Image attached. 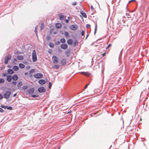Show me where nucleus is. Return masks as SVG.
Here are the masks:
<instances>
[{
  "label": "nucleus",
  "instance_id": "obj_3",
  "mask_svg": "<svg viewBox=\"0 0 149 149\" xmlns=\"http://www.w3.org/2000/svg\"><path fill=\"white\" fill-rule=\"evenodd\" d=\"M52 61L54 63H57L58 61V58L56 56H53L52 57Z\"/></svg>",
  "mask_w": 149,
  "mask_h": 149
},
{
  "label": "nucleus",
  "instance_id": "obj_10",
  "mask_svg": "<svg viewBox=\"0 0 149 149\" xmlns=\"http://www.w3.org/2000/svg\"><path fill=\"white\" fill-rule=\"evenodd\" d=\"M35 89L34 88H31L29 91V94H32L34 92Z\"/></svg>",
  "mask_w": 149,
  "mask_h": 149
},
{
  "label": "nucleus",
  "instance_id": "obj_36",
  "mask_svg": "<svg viewBox=\"0 0 149 149\" xmlns=\"http://www.w3.org/2000/svg\"><path fill=\"white\" fill-rule=\"evenodd\" d=\"M31 96L33 97V98H35L36 97H38V95H31Z\"/></svg>",
  "mask_w": 149,
  "mask_h": 149
},
{
  "label": "nucleus",
  "instance_id": "obj_56",
  "mask_svg": "<svg viewBox=\"0 0 149 149\" xmlns=\"http://www.w3.org/2000/svg\"><path fill=\"white\" fill-rule=\"evenodd\" d=\"M28 74V73L27 72H25L24 73V74L26 75H27Z\"/></svg>",
  "mask_w": 149,
  "mask_h": 149
},
{
  "label": "nucleus",
  "instance_id": "obj_54",
  "mask_svg": "<svg viewBox=\"0 0 149 149\" xmlns=\"http://www.w3.org/2000/svg\"><path fill=\"white\" fill-rule=\"evenodd\" d=\"M65 22L66 23H68L69 22V21L68 19L65 20Z\"/></svg>",
  "mask_w": 149,
  "mask_h": 149
},
{
  "label": "nucleus",
  "instance_id": "obj_33",
  "mask_svg": "<svg viewBox=\"0 0 149 149\" xmlns=\"http://www.w3.org/2000/svg\"><path fill=\"white\" fill-rule=\"evenodd\" d=\"M1 107L2 108H3L5 109V108H7V106H4V105H1Z\"/></svg>",
  "mask_w": 149,
  "mask_h": 149
},
{
  "label": "nucleus",
  "instance_id": "obj_1",
  "mask_svg": "<svg viewBox=\"0 0 149 149\" xmlns=\"http://www.w3.org/2000/svg\"><path fill=\"white\" fill-rule=\"evenodd\" d=\"M32 58L34 62H36L37 60V54L35 50L33 51L32 54Z\"/></svg>",
  "mask_w": 149,
  "mask_h": 149
},
{
  "label": "nucleus",
  "instance_id": "obj_50",
  "mask_svg": "<svg viewBox=\"0 0 149 149\" xmlns=\"http://www.w3.org/2000/svg\"><path fill=\"white\" fill-rule=\"evenodd\" d=\"M105 54H106V52H104V53L103 54H102V56L103 57H104V56L105 55Z\"/></svg>",
  "mask_w": 149,
  "mask_h": 149
},
{
  "label": "nucleus",
  "instance_id": "obj_34",
  "mask_svg": "<svg viewBox=\"0 0 149 149\" xmlns=\"http://www.w3.org/2000/svg\"><path fill=\"white\" fill-rule=\"evenodd\" d=\"M35 72V70L34 69H31L30 71V73H33Z\"/></svg>",
  "mask_w": 149,
  "mask_h": 149
},
{
  "label": "nucleus",
  "instance_id": "obj_23",
  "mask_svg": "<svg viewBox=\"0 0 149 149\" xmlns=\"http://www.w3.org/2000/svg\"><path fill=\"white\" fill-rule=\"evenodd\" d=\"M19 66L21 68H24L25 66L23 64L20 63L19 64Z\"/></svg>",
  "mask_w": 149,
  "mask_h": 149
},
{
  "label": "nucleus",
  "instance_id": "obj_14",
  "mask_svg": "<svg viewBox=\"0 0 149 149\" xmlns=\"http://www.w3.org/2000/svg\"><path fill=\"white\" fill-rule=\"evenodd\" d=\"M55 26L57 28L59 29L61 27L62 25L60 23H58L56 24Z\"/></svg>",
  "mask_w": 149,
  "mask_h": 149
},
{
  "label": "nucleus",
  "instance_id": "obj_2",
  "mask_svg": "<svg viewBox=\"0 0 149 149\" xmlns=\"http://www.w3.org/2000/svg\"><path fill=\"white\" fill-rule=\"evenodd\" d=\"M11 93L10 91H7L3 95L4 97L6 99H8L9 98L10 95H11Z\"/></svg>",
  "mask_w": 149,
  "mask_h": 149
},
{
  "label": "nucleus",
  "instance_id": "obj_40",
  "mask_svg": "<svg viewBox=\"0 0 149 149\" xmlns=\"http://www.w3.org/2000/svg\"><path fill=\"white\" fill-rule=\"evenodd\" d=\"M77 3L76 2H74L72 3V5L73 6H75L77 5Z\"/></svg>",
  "mask_w": 149,
  "mask_h": 149
},
{
  "label": "nucleus",
  "instance_id": "obj_37",
  "mask_svg": "<svg viewBox=\"0 0 149 149\" xmlns=\"http://www.w3.org/2000/svg\"><path fill=\"white\" fill-rule=\"evenodd\" d=\"M7 109H9V110H12V107H8L7 106Z\"/></svg>",
  "mask_w": 149,
  "mask_h": 149
},
{
  "label": "nucleus",
  "instance_id": "obj_63",
  "mask_svg": "<svg viewBox=\"0 0 149 149\" xmlns=\"http://www.w3.org/2000/svg\"><path fill=\"white\" fill-rule=\"evenodd\" d=\"M68 19H69L70 18V17H68Z\"/></svg>",
  "mask_w": 149,
  "mask_h": 149
},
{
  "label": "nucleus",
  "instance_id": "obj_51",
  "mask_svg": "<svg viewBox=\"0 0 149 149\" xmlns=\"http://www.w3.org/2000/svg\"><path fill=\"white\" fill-rule=\"evenodd\" d=\"M13 60V61L15 62H16L17 61V59L15 58H14Z\"/></svg>",
  "mask_w": 149,
  "mask_h": 149
},
{
  "label": "nucleus",
  "instance_id": "obj_29",
  "mask_svg": "<svg viewBox=\"0 0 149 149\" xmlns=\"http://www.w3.org/2000/svg\"><path fill=\"white\" fill-rule=\"evenodd\" d=\"M4 82V80L2 78H0V83H3Z\"/></svg>",
  "mask_w": 149,
  "mask_h": 149
},
{
  "label": "nucleus",
  "instance_id": "obj_24",
  "mask_svg": "<svg viewBox=\"0 0 149 149\" xmlns=\"http://www.w3.org/2000/svg\"><path fill=\"white\" fill-rule=\"evenodd\" d=\"M64 35L66 38H68L70 37L69 34L67 32H64Z\"/></svg>",
  "mask_w": 149,
  "mask_h": 149
},
{
  "label": "nucleus",
  "instance_id": "obj_28",
  "mask_svg": "<svg viewBox=\"0 0 149 149\" xmlns=\"http://www.w3.org/2000/svg\"><path fill=\"white\" fill-rule=\"evenodd\" d=\"M49 46L51 47H54V45L53 43H49Z\"/></svg>",
  "mask_w": 149,
  "mask_h": 149
},
{
  "label": "nucleus",
  "instance_id": "obj_53",
  "mask_svg": "<svg viewBox=\"0 0 149 149\" xmlns=\"http://www.w3.org/2000/svg\"><path fill=\"white\" fill-rule=\"evenodd\" d=\"M50 38L49 37H47V40H49L50 39Z\"/></svg>",
  "mask_w": 149,
  "mask_h": 149
},
{
  "label": "nucleus",
  "instance_id": "obj_21",
  "mask_svg": "<svg viewBox=\"0 0 149 149\" xmlns=\"http://www.w3.org/2000/svg\"><path fill=\"white\" fill-rule=\"evenodd\" d=\"M13 70L15 71H18L19 70V68L17 66H14L13 67Z\"/></svg>",
  "mask_w": 149,
  "mask_h": 149
},
{
  "label": "nucleus",
  "instance_id": "obj_55",
  "mask_svg": "<svg viewBox=\"0 0 149 149\" xmlns=\"http://www.w3.org/2000/svg\"><path fill=\"white\" fill-rule=\"evenodd\" d=\"M135 1V0L130 1L129 2V3H130V2H132V1Z\"/></svg>",
  "mask_w": 149,
  "mask_h": 149
},
{
  "label": "nucleus",
  "instance_id": "obj_5",
  "mask_svg": "<svg viewBox=\"0 0 149 149\" xmlns=\"http://www.w3.org/2000/svg\"><path fill=\"white\" fill-rule=\"evenodd\" d=\"M38 91L40 93H43L46 91V89L43 87H41L38 88Z\"/></svg>",
  "mask_w": 149,
  "mask_h": 149
},
{
  "label": "nucleus",
  "instance_id": "obj_47",
  "mask_svg": "<svg viewBox=\"0 0 149 149\" xmlns=\"http://www.w3.org/2000/svg\"><path fill=\"white\" fill-rule=\"evenodd\" d=\"M37 27H38L37 26H36V30H35V32H36V34H37V31L36 30V29L37 28Z\"/></svg>",
  "mask_w": 149,
  "mask_h": 149
},
{
  "label": "nucleus",
  "instance_id": "obj_9",
  "mask_svg": "<svg viewBox=\"0 0 149 149\" xmlns=\"http://www.w3.org/2000/svg\"><path fill=\"white\" fill-rule=\"evenodd\" d=\"M68 45L65 44H63L61 46V48L63 49H66L68 48Z\"/></svg>",
  "mask_w": 149,
  "mask_h": 149
},
{
  "label": "nucleus",
  "instance_id": "obj_35",
  "mask_svg": "<svg viewBox=\"0 0 149 149\" xmlns=\"http://www.w3.org/2000/svg\"><path fill=\"white\" fill-rule=\"evenodd\" d=\"M49 89H50L52 86V84L50 82H49Z\"/></svg>",
  "mask_w": 149,
  "mask_h": 149
},
{
  "label": "nucleus",
  "instance_id": "obj_60",
  "mask_svg": "<svg viewBox=\"0 0 149 149\" xmlns=\"http://www.w3.org/2000/svg\"><path fill=\"white\" fill-rule=\"evenodd\" d=\"M61 148V146H59L57 149H60V148Z\"/></svg>",
  "mask_w": 149,
  "mask_h": 149
},
{
  "label": "nucleus",
  "instance_id": "obj_32",
  "mask_svg": "<svg viewBox=\"0 0 149 149\" xmlns=\"http://www.w3.org/2000/svg\"><path fill=\"white\" fill-rule=\"evenodd\" d=\"M7 73H2V75L3 76L6 77L7 76Z\"/></svg>",
  "mask_w": 149,
  "mask_h": 149
},
{
  "label": "nucleus",
  "instance_id": "obj_16",
  "mask_svg": "<svg viewBox=\"0 0 149 149\" xmlns=\"http://www.w3.org/2000/svg\"><path fill=\"white\" fill-rule=\"evenodd\" d=\"M73 42V40L71 39H69L67 41L69 45H72Z\"/></svg>",
  "mask_w": 149,
  "mask_h": 149
},
{
  "label": "nucleus",
  "instance_id": "obj_46",
  "mask_svg": "<svg viewBox=\"0 0 149 149\" xmlns=\"http://www.w3.org/2000/svg\"><path fill=\"white\" fill-rule=\"evenodd\" d=\"M3 98V96L0 94V100L2 99Z\"/></svg>",
  "mask_w": 149,
  "mask_h": 149
},
{
  "label": "nucleus",
  "instance_id": "obj_22",
  "mask_svg": "<svg viewBox=\"0 0 149 149\" xmlns=\"http://www.w3.org/2000/svg\"><path fill=\"white\" fill-rule=\"evenodd\" d=\"M8 73L10 74H12L14 73L12 69H8Z\"/></svg>",
  "mask_w": 149,
  "mask_h": 149
},
{
  "label": "nucleus",
  "instance_id": "obj_52",
  "mask_svg": "<svg viewBox=\"0 0 149 149\" xmlns=\"http://www.w3.org/2000/svg\"><path fill=\"white\" fill-rule=\"evenodd\" d=\"M17 95V93H15L13 95V97H15Z\"/></svg>",
  "mask_w": 149,
  "mask_h": 149
},
{
  "label": "nucleus",
  "instance_id": "obj_6",
  "mask_svg": "<svg viewBox=\"0 0 149 149\" xmlns=\"http://www.w3.org/2000/svg\"><path fill=\"white\" fill-rule=\"evenodd\" d=\"M42 77L43 75L42 74L40 73H37L34 75L35 77L38 79L41 78Z\"/></svg>",
  "mask_w": 149,
  "mask_h": 149
},
{
  "label": "nucleus",
  "instance_id": "obj_25",
  "mask_svg": "<svg viewBox=\"0 0 149 149\" xmlns=\"http://www.w3.org/2000/svg\"><path fill=\"white\" fill-rule=\"evenodd\" d=\"M22 85V82L21 81L19 82L17 84L18 87H20Z\"/></svg>",
  "mask_w": 149,
  "mask_h": 149
},
{
  "label": "nucleus",
  "instance_id": "obj_17",
  "mask_svg": "<svg viewBox=\"0 0 149 149\" xmlns=\"http://www.w3.org/2000/svg\"><path fill=\"white\" fill-rule=\"evenodd\" d=\"M12 79L14 80H17L18 79V76L16 74H15L13 76Z\"/></svg>",
  "mask_w": 149,
  "mask_h": 149
},
{
  "label": "nucleus",
  "instance_id": "obj_15",
  "mask_svg": "<svg viewBox=\"0 0 149 149\" xmlns=\"http://www.w3.org/2000/svg\"><path fill=\"white\" fill-rule=\"evenodd\" d=\"M17 59L19 60H22L24 59V57L21 55H18L17 56Z\"/></svg>",
  "mask_w": 149,
  "mask_h": 149
},
{
  "label": "nucleus",
  "instance_id": "obj_58",
  "mask_svg": "<svg viewBox=\"0 0 149 149\" xmlns=\"http://www.w3.org/2000/svg\"><path fill=\"white\" fill-rule=\"evenodd\" d=\"M57 33V32H54V34H56Z\"/></svg>",
  "mask_w": 149,
  "mask_h": 149
},
{
  "label": "nucleus",
  "instance_id": "obj_62",
  "mask_svg": "<svg viewBox=\"0 0 149 149\" xmlns=\"http://www.w3.org/2000/svg\"><path fill=\"white\" fill-rule=\"evenodd\" d=\"M49 52V53H51V52Z\"/></svg>",
  "mask_w": 149,
  "mask_h": 149
},
{
  "label": "nucleus",
  "instance_id": "obj_64",
  "mask_svg": "<svg viewBox=\"0 0 149 149\" xmlns=\"http://www.w3.org/2000/svg\"><path fill=\"white\" fill-rule=\"evenodd\" d=\"M87 36H88L87 35V36H86V38H87Z\"/></svg>",
  "mask_w": 149,
  "mask_h": 149
},
{
  "label": "nucleus",
  "instance_id": "obj_20",
  "mask_svg": "<svg viewBox=\"0 0 149 149\" xmlns=\"http://www.w3.org/2000/svg\"><path fill=\"white\" fill-rule=\"evenodd\" d=\"M59 68V65H56L53 67V68H54L56 70L58 69Z\"/></svg>",
  "mask_w": 149,
  "mask_h": 149
},
{
  "label": "nucleus",
  "instance_id": "obj_7",
  "mask_svg": "<svg viewBox=\"0 0 149 149\" xmlns=\"http://www.w3.org/2000/svg\"><path fill=\"white\" fill-rule=\"evenodd\" d=\"M78 28V26L77 25H72L70 27V29L73 30H76Z\"/></svg>",
  "mask_w": 149,
  "mask_h": 149
},
{
  "label": "nucleus",
  "instance_id": "obj_57",
  "mask_svg": "<svg viewBox=\"0 0 149 149\" xmlns=\"http://www.w3.org/2000/svg\"><path fill=\"white\" fill-rule=\"evenodd\" d=\"M72 112V111L71 110H70V111H69L67 113H71Z\"/></svg>",
  "mask_w": 149,
  "mask_h": 149
},
{
  "label": "nucleus",
  "instance_id": "obj_45",
  "mask_svg": "<svg viewBox=\"0 0 149 149\" xmlns=\"http://www.w3.org/2000/svg\"><path fill=\"white\" fill-rule=\"evenodd\" d=\"M97 25H96V27L95 28V33H96V31H97Z\"/></svg>",
  "mask_w": 149,
  "mask_h": 149
},
{
  "label": "nucleus",
  "instance_id": "obj_59",
  "mask_svg": "<svg viewBox=\"0 0 149 149\" xmlns=\"http://www.w3.org/2000/svg\"><path fill=\"white\" fill-rule=\"evenodd\" d=\"M8 67L9 68H10L11 67V66H10V65H8Z\"/></svg>",
  "mask_w": 149,
  "mask_h": 149
},
{
  "label": "nucleus",
  "instance_id": "obj_44",
  "mask_svg": "<svg viewBox=\"0 0 149 149\" xmlns=\"http://www.w3.org/2000/svg\"><path fill=\"white\" fill-rule=\"evenodd\" d=\"M3 109L0 107V112H3Z\"/></svg>",
  "mask_w": 149,
  "mask_h": 149
},
{
  "label": "nucleus",
  "instance_id": "obj_8",
  "mask_svg": "<svg viewBox=\"0 0 149 149\" xmlns=\"http://www.w3.org/2000/svg\"><path fill=\"white\" fill-rule=\"evenodd\" d=\"M80 73L87 77H88L90 75V73L88 72H80Z\"/></svg>",
  "mask_w": 149,
  "mask_h": 149
},
{
  "label": "nucleus",
  "instance_id": "obj_18",
  "mask_svg": "<svg viewBox=\"0 0 149 149\" xmlns=\"http://www.w3.org/2000/svg\"><path fill=\"white\" fill-rule=\"evenodd\" d=\"M12 78L11 75H9L7 77V80L8 81L10 82L11 81Z\"/></svg>",
  "mask_w": 149,
  "mask_h": 149
},
{
  "label": "nucleus",
  "instance_id": "obj_27",
  "mask_svg": "<svg viewBox=\"0 0 149 149\" xmlns=\"http://www.w3.org/2000/svg\"><path fill=\"white\" fill-rule=\"evenodd\" d=\"M60 41L61 42L63 43H64L65 42L66 40L64 38H62L61 39Z\"/></svg>",
  "mask_w": 149,
  "mask_h": 149
},
{
  "label": "nucleus",
  "instance_id": "obj_61",
  "mask_svg": "<svg viewBox=\"0 0 149 149\" xmlns=\"http://www.w3.org/2000/svg\"><path fill=\"white\" fill-rule=\"evenodd\" d=\"M68 53H69V52H65V53L66 54H68Z\"/></svg>",
  "mask_w": 149,
  "mask_h": 149
},
{
  "label": "nucleus",
  "instance_id": "obj_12",
  "mask_svg": "<svg viewBox=\"0 0 149 149\" xmlns=\"http://www.w3.org/2000/svg\"><path fill=\"white\" fill-rule=\"evenodd\" d=\"M66 60L65 59L63 58L61 60V63L62 65H64L66 63Z\"/></svg>",
  "mask_w": 149,
  "mask_h": 149
},
{
  "label": "nucleus",
  "instance_id": "obj_39",
  "mask_svg": "<svg viewBox=\"0 0 149 149\" xmlns=\"http://www.w3.org/2000/svg\"><path fill=\"white\" fill-rule=\"evenodd\" d=\"M90 26H91L89 24H87L86 25V28H87L90 27Z\"/></svg>",
  "mask_w": 149,
  "mask_h": 149
},
{
  "label": "nucleus",
  "instance_id": "obj_49",
  "mask_svg": "<svg viewBox=\"0 0 149 149\" xmlns=\"http://www.w3.org/2000/svg\"><path fill=\"white\" fill-rule=\"evenodd\" d=\"M91 9L92 10H93L94 9L93 7V6H91Z\"/></svg>",
  "mask_w": 149,
  "mask_h": 149
},
{
  "label": "nucleus",
  "instance_id": "obj_41",
  "mask_svg": "<svg viewBox=\"0 0 149 149\" xmlns=\"http://www.w3.org/2000/svg\"><path fill=\"white\" fill-rule=\"evenodd\" d=\"M111 44H109L107 46V47L106 48V49H108L109 47H110L111 46Z\"/></svg>",
  "mask_w": 149,
  "mask_h": 149
},
{
  "label": "nucleus",
  "instance_id": "obj_19",
  "mask_svg": "<svg viewBox=\"0 0 149 149\" xmlns=\"http://www.w3.org/2000/svg\"><path fill=\"white\" fill-rule=\"evenodd\" d=\"M80 13L85 18L87 17V15L86 13L84 12L81 11L80 12Z\"/></svg>",
  "mask_w": 149,
  "mask_h": 149
},
{
  "label": "nucleus",
  "instance_id": "obj_31",
  "mask_svg": "<svg viewBox=\"0 0 149 149\" xmlns=\"http://www.w3.org/2000/svg\"><path fill=\"white\" fill-rule=\"evenodd\" d=\"M28 88V86H23L22 87V89L24 90H25L27 89Z\"/></svg>",
  "mask_w": 149,
  "mask_h": 149
},
{
  "label": "nucleus",
  "instance_id": "obj_30",
  "mask_svg": "<svg viewBox=\"0 0 149 149\" xmlns=\"http://www.w3.org/2000/svg\"><path fill=\"white\" fill-rule=\"evenodd\" d=\"M126 16L127 18H130L131 17V15H130V14L128 13H126Z\"/></svg>",
  "mask_w": 149,
  "mask_h": 149
},
{
  "label": "nucleus",
  "instance_id": "obj_13",
  "mask_svg": "<svg viewBox=\"0 0 149 149\" xmlns=\"http://www.w3.org/2000/svg\"><path fill=\"white\" fill-rule=\"evenodd\" d=\"M39 83L40 84H44L45 83V81L41 79L39 81Z\"/></svg>",
  "mask_w": 149,
  "mask_h": 149
},
{
  "label": "nucleus",
  "instance_id": "obj_4",
  "mask_svg": "<svg viewBox=\"0 0 149 149\" xmlns=\"http://www.w3.org/2000/svg\"><path fill=\"white\" fill-rule=\"evenodd\" d=\"M11 57V55L10 54H8V55L5 58L4 60V63L5 64H7L8 60H10Z\"/></svg>",
  "mask_w": 149,
  "mask_h": 149
},
{
  "label": "nucleus",
  "instance_id": "obj_11",
  "mask_svg": "<svg viewBox=\"0 0 149 149\" xmlns=\"http://www.w3.org/2000/svg\"><path fill=\"white\" fill-rule=\"evenodd\" d=\"M58 16L59 17L60 20H63L65 17V16L62 15L61 14H59L58 15Z\"/></svg>",
  "mask_w": 149,
  "mask_h": 149
},
{
  "label": "nucleus",
  "instance_id": "obj_42",
  "mask_svg": "<svg viewBox=\"0 0 149 149\" xmlns=\"http://www.w3.org/2000/svg\"><path fill=\"white\" fill-rule=\"evenodd\" d=\"M77 40L75 41L74 44V46H76V44L77 43Z\"/></svg>",
  "mask_w": 149,
  "mask_h": 149
},
{
  "label": "nucleus",
  "instance_id": "obj_48",
  "mask_svg": "<svg viewBox=\"0 0 149 149\" xmlns=\"http://www.w3.org/2000/svg\"><path fill=\"white\" fill-rule=\"evenodd\" d=\"M88 84L85 86V87H84L85 89H86V88H87V87H88Z\"/></svg>",
  "mask_w": 149,
  "mask_h": 149
},
{
  "label": "nucleus",
  "instance_id": "obj_43",
  "mask_svg": "<svg viewBox=\"0 0 149 149\" xmlns=\"http://www.w3.org/2000/svg\"><path fill=\"white\" fill-rule=\"evenodd\" d=\"M84 31H82L81 32V34L82 36H84Z\"/></svg>",
  "mask_w": 149,
  "mask_h": 149
},
{
  "label": "nucleus",
  "instance_id": "obj_26",
  "mask_svg": "<svg viewBox=\"0 0 149 149\" xmlns=\"http://www.w3.org/2000/svg\"><path fill=\"white\" fill-rule=\"evenodd\" d=\"M44 23L43 22L41 24V26H40V29L41 30H42L44 28Z\"/></svg>",
  "mask_w": 149,
  "mask_h": 149
},
{
  "label": "nucleus",
  "instance_id": "obj_38",
  "mask_svg": "<svg viewBox=\"0 0 149 149\" xmlns=\"http://www.w3.org/2000/svg\"><path fill=\"white\" fill-rule=\"evenodd\" d=\"M16 83H17V82L16 81H13L12 83H11V84H13L14 85H16Z\"/></svg>",
  "mask_w": 149,
  "mask_h": 149
}]
</instances>
